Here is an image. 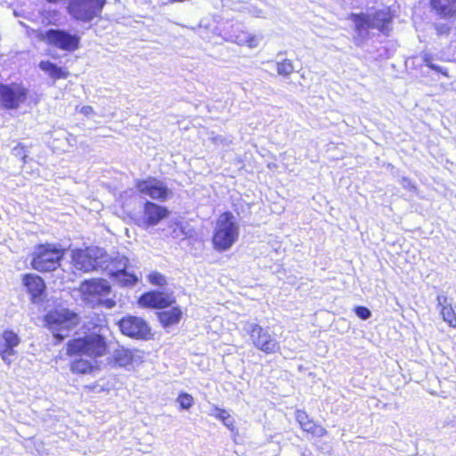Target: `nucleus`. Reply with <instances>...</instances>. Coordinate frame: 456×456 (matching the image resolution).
Instances as JSON below:
<instances>
[{
	"label": "nucleus",
	"instance_id": "f257e3e1",
	"mask_svg": "<svg viewBox=\"0 0 456 456\" xmlns=\"http://www.w3.org/2000/svg\"><path fill=\"white\" fill-rule=\"evenodd\" d=\"M78 291L82 300L92 306L102 305L111 309L116 305V301L110 297L111 287L106 280H86L79 285Z\"/></svg>",
	"mask_w": 456,
	"mask_h": 456
},
{
	"label": "nucleus",
	"instance_id": "f03ea898",
	"mask_svg": "<svg viewBox=\"0 0 456 456\" xmlns=\"http://www.w3.org/2000/svg\"><path fill=\"white\" fill-rule=\"evenodd\" d=\"M102 330L103 329L100 328L99 333L92 332L83 338L69 341L68 354L85 355L93 359L106 354L108 346Z\"/></svg>",
	"mask_w": 456,
	"mask_h": 456
},
{
	"label": "nucleus",
	"instance_id": "7ed1b4c3",
	"mask_svg": "<svg viewBox=\"0 0 456 456\" xmlns=\"http://www.w3.org/2000/svg\"><path fill=\"white\" fill-rule=\"evenodd\" d=\"M240 225L236 217L230 212H224L218 217L214 234L215 248L224 251L229 249L238 240Z\"/></svg>",
	"mask_w": 456,
	"mask_h": 456
},
{
	"label": "nucleus",
	"instance_id": "20e7f679",
	"mask_svg": "<svg viewBox=\"0 0 456 456\" xmlns=\"http://www.w3.org/2000/svg\"><path fill=\"white\" fill-rule=\"evenodd\" d=\"M64 251L54 244L38 245L32 254L31 266L41 273L54 271L60 266Z\"/></svg>",
	"mask_w": 456,
	"mask_h": 456
},
{
	"label": "nucleus",
	"instance_id": "39448f33",
	"mask_svg": "<svg viewBox=\"0 0 456 456\" xmlns=\"http://www.w3.org/2000/svg\"><path fill=\"white\" fill-rule=\"evenodd\" d=\"M45 322L53 337L62 340L77 325L79 317L69 309H61L48 313Z\"/></svg>",
	"mask_w": 456,
	"mask_h": 456
},
{
	"label": "nucleus",
	"instance_id": "423d86ee",
	"mask_svg": "<svg viewBox=\"0 0 456 456\" xmlns=\"http://www.w3.org/2000/svg\"><path fill=\"white\" fill-rule=\"evenodd\" d=\"M106 262H108V254L98 247L77 249L72 253L74 267L84 273L102 270L108 266Z\"/></svg>",
	"mask_w": 456,
	"mask_h": 456
},
{
	"label": "nucleus",
	"instance_id": "0eeeda50",
	"mask_svg": "<svg viewBox=\"0 0 456 456\" xmlns=\"http://www.w3.org/2000/svg\"><path fill=\"white\" fill-rule=\"evenodd\" d=\"M40 39L58 49L74 52L80 47L81 37L64 29L51 28L40 34Z\"/></svg>",
	"mask_w": 456,
	"mask_h": 456
},
{
	"label": "nucleus",
	"instance_id": "6e6552de",
	"mask_svg": "<svg viewBox=\"0 0 456 456\" xmlns=\"http://www.w3.org/2000/svg\"><path fill=\"white\" fill-rule=\"evenodd\" d=\"M106 0H70L69 13L77 20L88 22L98 17Z\"/></svg>",
	"mask_w": 456,
	"mask_h": 456
},
{
	"label": "nucleus",
	"instance_id": "1a4fd4ad",
	"mask_svg": "<svg viewBox=\"0 0 456 456\" xmlns=\"http://www.w3.org/2000/svg\"><path fill=\"white\" fill-rule=\"evenodd\" d=\"M244 330L250 336L255 347L265 354H274L280 350L279 343L268 331L253 322H247Z\"/></svg>",
	"mask_w": 456,
	"mask_h": 456
},
{
	"label": "nucleus",
	"instance_id": "9d476101",
	"mask_svg": "<svg viewBox=\"0 0 456 456\" xmlns=\"http://www.w3.org/2000/svg\"><path fill=\"white\" fill-rule=\"evenodd\" d=\"M390 20L391 16L386 10L378 11L372 15H361L355 20L356 30L362 37H367L369 28H377L386 33Z\"/></svg>",
	"mask_w": 456,
	"mask_h": 456
},
{
	"label": "nucleus",
	"instance_id": "9b49d317",
	"mask_svg": "<svg viewBox=\"0 0 456 456\" xmlns=\"http://www.w3.org/2000/svg\"><path fill=\"white\" fill-rule=\"evenodd\" d=\"M27 98V90L19 84H0V104L8 110L18 109Z\"/></svg>",
	"mask_w": 456,
	"mask_h": 456
},
{
	"label": "nucleus",
	"instance_id": "f8f14e48",
	"mask_svg": "<svg viewBox=\"0 0 456 456\" xmlns=\"http://www.w3.org/2000/svg\"><path fill=\"white\" fill-rule=\"evenodd\" d=\"M118 326L124 335L136 339H147L151 334L148 324L139 317H124L119 321Z\"/></svg>",
	"mask_w": 456,
	"mask_h": 456
},
{
	"label": "nucleus",
	"instance_id": "ddd939ff",
	"mask_svg": "<svg viewBox=\"0 0 456 456\" xmlns=\"http://www.w3.org/2000/svg\"><path fill=\"white\" fill-rule=\"evenodd\" d=\"M135 187L142 195L149 196L153 200L166 199L171 196L167 186L156 178L138 180L135 183Z\"/></svg>",
	"mask_w": 456,
	"mask_h": 456
},
{
	"label": "nucleus",
	"instance_id": "4468645a",
	"mask_svg": "<svg viewBox=\"0 0 456 456\" xmlns=\"http://www.w3.org/2000/svg\"><path fill=\"white\" fill-rule=\"evenodd\" d=\"M20 343V338L12 330H4L0 338V356L6 364H11L16 355L15 347Z\"/></svg>",
	"mask_w": 456,
	"mask_h": 456
},
{
	"label": "nucleus",
	"instance_id": "2eb2a0df",
	"mask_svg": "<svg viewBox=\"0 0 456 456\" xmlns=\"http://www.w3.org/2000/svg\"><path fill=\"white\" fill-rule=\"evenodd\" d=\"M175 298L171 294L151 291L141 296L139 298L140 305L151 308H165L171 305Z\"/></svg>",
	"mask_w": 456,
	"mask_h": 456
},
{
	"label": "nucleus",
	"instance_id": "dca6fc26",
	"mask_svg": "<svg viewBox=\"0 0 456 456\" xmlns=\"http://www.w3.org/2000/svg\"><path fill=\"white\" fill-rule=\"evenodd\" d=\"M112 359L115 364L119 367L134 366L142 362V356L139 350L123 346H119L113 351Z\"/></svg>",
	"mask_w": 456,
	"mask_h": 456
},
{
	"label": "nucleus",
	"instance_id": "f3484780",
	"mask_svg": "<svg viewBox=\"0 0 456 456\" xmlns=\"http://www.w3.org/2000/svg\"><path fill=\"white\" fill-rule=\"evenodd\" d=\"M23 285L30 294L33 303L38 304L43 300L45 284L44 280L36 274H26L23 277Z\"/></svg>",
	"mask_w": 456,
	"mask_h": 456
},
{
	"label": "nucleus",
	"instance_id": "a211bd4d",
	"mask_svg": "<svg viewBox=\"0 0 456 456\" xmlns=\"http://www.w3.org/2000/svg\"><path fill=\"white\" fill-rule=\"evenodd\" d=\"M225 38L240 45H247L249 48L256 47L262 39L261 37L240 30L238 26L232 27V34L228 35Z\"/></svg>",
	"mask_w": 456,
	"mask_h": 456
},
{
	"label": "nucleus",
	"instance_id": "6ab92c4d",
	"mask_svg": "<svg viewBox=\"0 0 456 456\" xmlns=\"http://www.w3.org/2000/svg\"><path fill=\"white\" fill-rule=\"evenodd\" d=\"M167 214V208L160 207L151 201H146L144 215L149 224H157Z\"/></svg>",
	"mask_w": 456,
	"mask_h": 456
},
{
	"label": "nucleus",
	"instance_id": "aec40b11",
	"mask_svg": "<svg viewBox=\"0 0 456 456\" xmlns=\"http://www.w3.org/2000/svg\"><path fill=\"white\" fill-rule=\"evenodd\" d=\"M440 314L444 322H446L451 327H456V316L452 305L448 302L447 297L444 295H438L436 297Z\"/></svg>",
	"mask_w": 456,
	"mask_h": 456
},
{
	"label": "nucleus",
	"instance_id": "412c9836",
	"mask_svg": "<svg viewBox=\"0 0 456 456\" xmlns=\"http://www.w3.org/2000/svg\"><path fill=\"white\" fill-rule=\"evenodd\" d=\"M431 5L444 17H456V0H431Z\"/></svg>",
	"mask_w": 456,
	"mask_h": 456
},
{
	"label": "nucleus",
	"instance_id": "4be33fe9",
	"mask_svg": "<svg viewBox=\"0 0 456 456\" xmlns=\"http://www.w3.org/2000/svg\"><path fill=\"white\" fill-rule=\"evenodd\" d=\"M107 267L102 270L107 271L110 275H117L122 272H126L128 259L125 256L118 254L115 257H110L108 256V262H106Z\"/></svg>",
	"mask_w": 456,
	"mask_h": 456
},
{
	"label": "nucleus",
	"instance_id": "5701e85b",
	"mask_svg": "<svg viewBox=\"0 0 456 456\" xmlns=\"http://www.w3.org/2000/svg\"><path fill=\"white\" fill-rule=\"evenodd\" d=\"M158 316L161 324L167 328L179 322L182 312L177 307H172L168 310L159 313Z\"/></svg>",
	"mask_w": 456,
	"mask_h": 456
},
{
	"label": "nucleus",
	"instance_id": "b1692460",
	"mask_svg": "<svg viewBox=\"0 0 456 456\" xmlns=\"http://www.w3.org/2000/svg\"><path fill=\"white\" fill-rule=\"evenodd\" d=\"M95 364L96 362L94 359H85L80 356V358L76 359L71 362L70 370L74 373H90L95 367Z\"/></svg>",
	"mask_w": 456,
	"mask_h": 456
},
{
	"label": "nucleus",
	"instance_id": "393cba45",
	"mask_svg": "<svg viewBox=\"0 0 456 456\" xmlns=\"http://www.w3.org/2000/svg\"><path fill=\"white\" fill-rule=\"evenodd\" d=\"M39 68L54 79L66 78L69 76L68 71L62 69L49 61H41L39 63Z\"/></svg>",
	"mask_w": 456,
	"mask_h": 456
},
{
	"label": "nucleus",
	"instance_id": "a878e982",
	"mask_svg": "<svg viewBox=\"0 0 456 456\" xmlns=\"http://www.w3.org/2000/svg\"><path fill=\"white\" fill-rule=\"evenodd\" d=\"M54 140H63V142H61L60 145H57L55 147L64 151H67V147L72 146L76 142L75 137L65 131H61L58 134V137L55 138Z\"/></svg>",
	"mask_w": 456,
	"mask_h": 456
},
{
	"label": "nucleus",
	"instance_id": "bb28decb",
	"mask_svg": "<svg viewBox=\"0 0 456 456\" xmlns=\"http://www.w3.org/2000/svg\"><path fill=\"white\" fill-rule=\"evenodd\" d=\"M215 411L216 412L213 415L218 419H220L224 423V425L226 426L228 428L232 429L234 421L232 417L228 413V411L219 408H216Z\"/></svg>",
	"mask_w": 456,
	"mask_h": 456
},
{
	"label": "nucleus",
	"instance_id": "cd10ccee",
	"mask_svg": "<svg viewBox=\"0 0 456 456\" xmlns=\"http://www.w3.org/2000/svg\"><path fill=\"white\" fill-rule=\"evenodd\" d=\"M277 72L281 76L288 77L294 71V66L291 61L286 59L281 62H277Z\"/></svg>",
	"mask_w": 456,
	"mask_h": 456
},
{
	"label": "nucleus",
	"instance_id": "c85d7f7f",
	"mask_svg": "<svg viewBox=\"0 0 456 456\" xmlns=\"http://www.w3.org/2000/svg\"><path fill=\"white\" fill-rule=\"evenodd\" d=\"M296 419L299 423L300 427L305 430H310L313 427V421L308 418L307 414L303 411H297L296 413Z\"/></svg>",
	"mask_w": 456,
	"mask_h": 456
},
{
	"label": "nucleus",
	"instance_id": "c756f323",
	"mask_svg": "<svg viewBox=\"0 0 456 456\" xmlns=\"http://www.w3.org/2000/svg\"><path fill=\"white\" fill-rule=\"evenodd\" d=\"M115 276L117 277L118 282L124 286H132L134 285L137 281L136 276L132 273H128L127 272H122Z\"/></svg>",
	"mask_w": 456,
	"mask_h": 456
},
{
	"label": "nucleus",
	"instance_id": "7c9ffc66",
	"mask_svg": "<svg viewBox=\"0 0 456 456\" xmlns=\"http://www.w3.org/2000/svg\"><path fill=\"white\" fill-rule=\"evenodd\" d=\"M176 401L183 410H189L193 404V397L187 393L180 394Z\"/></svg>",
	"mask_w": 456,
	"mask_h": 456
},
{
	"label": "nucleus",
	"instance_id": "2f4dec72",
	"mask_svg": "<svg viewBox=\"0 0 456 456\" xmlns=\"http://www.w3.org/2000/svg\"><path fill=\"white\" fill-rule=\"evenodd\" d=\"M12 154L16 158H20L24 163L27 161L28 151L22 143H18L14 146L12 150Z\"/></svg>",
	"mask_w": 456,
	"mask_h": 456
},
{
	"label": "nucleus",
	"instance_id": "473e14b6",
	"mask_svg": "<svg viewBox=\"0 0 456 456\" xmlns=\"http://www.w3.org/2000/svg\"><path fill=\"white\" fill-rule=\"evenodd\" d=\"M149 281L157 286H164L166 284V278L159 273H151L148 277Z\"/></svg>",
	"mask_w": 456,
	"mask_h": 456
},
{
	"label": "nucleus",
	"instance_id": "72a5a7b5",
	"mask_svg": "<svg viewBox=\"0 0 456 456\" xmlns=\"http://www.w3.org/2000/svg\"><path fill=\"white\" fill-rule=\"evenodd\" d=\"M356 315L362 320H367L371 316L370 311L364 306H357L354 309Z\"/></svg>",
	"mask_w": 456,
	"mask_h": 456
},
{
	"label": "nucleus",
	"instance_id": "f704fd0d",
	"mask_svg": "<svg viewBox=\"0 0 456 456\" xmlns=\"http://www.w3.org/2000/svg\"><path fill=\"white\" fill-rule=\"evenodd\" d=\"M311 428H312L310 430H307L306 432L312 433L315 436L322 437L324 435H326V433H327L326 429L323 427H322L320 425H316L314 422H313V427H311Z\"/></svg>",
	"mask_w": 456,
	"mask_h": 456
},
{
	"label": "nucleus",
	"instance_id": "c9c22d12",
	"mask_svg": "<svg viewBox=\"0 0 456 456\" xmlns=\"http://www.w3.org/2000/svg\"><path fill=\"white\" fill-rule=\"evenodd\" d=\"M435 28L438 35H447L450 31V27L447 24H436Z\"/></svg>",
	"mask_w": 456,
	"mask_h": 456
},
{
	"label": "nucleus",
	"instance_id": "e433bc0d",
	"mask_svg": "<svg viewBox=\"0 0 456 456\" xmlns=\"http://www.w3.org/2000/svg\"><path fill=\"white\" fill-rule=\"evenodd\" d=\"M430 69H432L435 71L442 73L444 77H449L447 70L438 65H436L435 63L430 64Z\"/></svg>",
	"mask_w": 456,
	"mask_h": 456
},
{
	"label": "nucleus",
	"instance_id": "4c0bfd02",
	"mask_svg": "<svg viewBox=\"0 0 456 456\" xmlns=\"http://www.w3.org/2000/svg\"><path fill=\"white\" fill-rule=\"evenodd\" d=\"M79 112L85 116H89L94 113V109L91 106H82Z\"/></svg>",
	"mask_w": 456,
	"mask_h": 456
},
{
	"label": "nucleus",
	"instance_id": "58836bf2",
	"mask_svg": "<svg viewBox=\"0 0 456 456\" xmlns=\"http://www.w3.org/2000/svg\"><path fill=\"white\" fill-rule=\"evenodd\" d=\"M424 62L425 64L430 68V64H433V61H432V57L429 56V55H425L424 56Z\"/></svg>",
	"mask_w": 456,
	"mask_h": 456
},
{
	"label": "nucleus",
	"instance_id": "ea45409f",
	"mask_svg": "<svg viewBox=\"0 0 456 456\" xmlns=\"http://www.w3.org/2000/svg\"><path fill=\"white\" fill-rule=\"evenodd\" d=\"M214 140H215L216 143H217L219 141H222L221 138H214Z\"/></svg>",
	"mask_w": 456,
	"mask_h": 456
}]
</instances>
